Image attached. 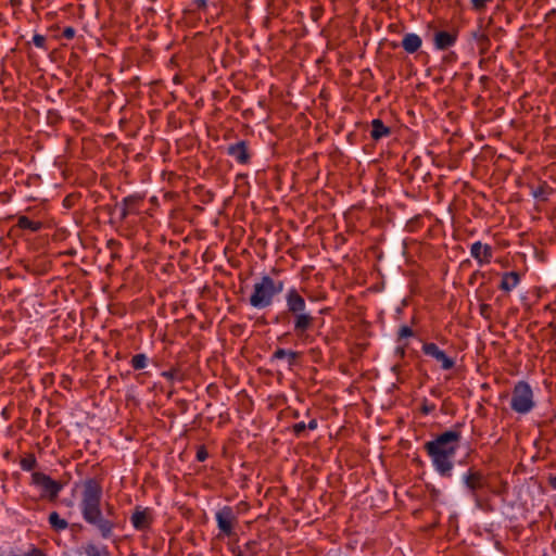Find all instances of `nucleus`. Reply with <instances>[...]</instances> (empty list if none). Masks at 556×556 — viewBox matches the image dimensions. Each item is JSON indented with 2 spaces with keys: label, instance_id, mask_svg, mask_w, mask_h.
I'll use <instances>...</instances> for the list:
<instances>
[{
  "label": "nucleus",
  "instance_id": "5701e85b",
  "mask_svg": "<svg viewBox=\"0 0 556 556\" xmlns=\"http://www.w3.org/2000/svg\"><path fill=\"white\" fill-rule=\"evenodd\" d=\"M149 364V358L143 353L135 354L130 359V365L135 370L144 369Z\"/></svg>",
  "mask_w": 556,
  "mask_h": 556
},
{
  "label": "nucleus",
  "instance_id": "c85d7f7f",
  "mask_svg": "<svg viewBox=\"0 0 556 556\" xmlns=\"http://www.w3.org/2000/svg\"><path fill=\"white\" fill-rule=\"evenodd\" d=\"M33 43L39 48V49H43V50H47V38L46 36L43 35H40V34H35L34 37H33Z\"/></svg>",
  "mask_w": 556,
  "mask_h": 556
},
{
  "label": "nucleus",
  "instance_id": "7c9ffc66",
  "mask_svg": "<svg viewBox=\"0 0 556 556\" xmlns=\"http://www.w3.org/2000/svg\"><path fill=\"white\" fill-rule=\"evenodd\" d=\"M435 409V404L428 402L427 399L422 401V404L420 406V412L424 415H429Z\"/></svg>",
  "mask_w": 556,
  "mask_h": 556
},
{
  "label": "nucleus",
  "instance_id": "37998d69",
  "mask_svg": "<svg viewBox=\"0 0 556 556\" xmlns=\"http://www.w3.org/2000/svg\"><path fill=\"white\" fill-rule=\"evenodd\" d=\"M63 204H64V206H66V207H71V200H70V197H66V198L64 199Z\"/></svg>",
  "mask_w": 556,
  "mask_h": 556
},
{
  "label": "nucleus",
  "instance_id": "c9c22d12",
  "mask_svg": "<svg viewBox=\"0 0 556 556\" xmlns=\"http://www.w3.org/2000/svg\"><path fill=\"white\" fill-rule=\"evenodd\" d=\"M490 311H491V305L490 304H486V303L480 304V314L483 317L489 318V312Z\"/></svg>",
  "mask_w": 556,
  "mask_h": 556
},
{
  "label": "nucleus",
  "instance_id": "79ce46f5",
  "mask_svg": "<svg viewBox=\"0 0 556 556\" xmlns=\"http://www.w3.org/2000/svg\"><path fill=\"white\" fill-rule=\"evenodd\" d=\"M479 81L482 84V85H486L489 81H490V77L489 76H481Z\"/></svg>",
  "mask_w": 556,
  "mask_h": 556
},
{
  "label": "nucleus",
  "instance_id": "49530a36",
  "mask_svg": "<svg viewBox=\"0 0 556 556\" xmlns=\"http://www.w3.org/2000/svg\"><path fill=\"white\" fill-rule=\"evenodd\" d=\"M399 368H400V366H399V365H394V366L392 367V370H393V371H397V370H399Z\"/></svg>",
  "mask_w": 556,
  "mask_h": 556
},
{
  "label": "nucleus",
  "instance_id": "39448f33",
  "mask_svg": "<svg viewBox=\"0 0 556 556\" xmlns=\"http://www.w3.org/2000/svg\"><path fill=\"white\" fill-rule=\"evenodd\" d=\"M535 406L533 390L531 386L520 380L515 383L511 390L510 408L517 414H528Z\"/></svg>",
  "mask_w": 556,
  "mask_h": 556
},
{
  "label": "nucleus",
  "instance_id": "9b49d317",
  "mask_svg": "<svg viewBox=\"0 0 556 556\" xmlns=\"http://www.w3.org/2000/svg\"><path fill=\"white\" fill-rule=\"evenodd\" d=\"M130 522L138 531L149 530L153 522L152 510L149 507L136 506L130 516Z\"/></svg>",
  "mask_w": 556,
  "mask_h": 556
},
{
  "label": "nucleus",
  "instance_id": "412c9836",
  "mask_svg": "<svg viewBox=\"0 0 556 556\" xmlns=\"http://www.w3.org/2000/svg\"><path fill=\"white\" fill-rule=\"evenodd\" d=\"M48 519L50 527L58 532L63 531L68 527V522L61 518L58 511H52Z\"/></svg>",
  "mask_w": 556,
  "mask_h": 556
},
{
  "label": "nucleus",
  "instance_id": "f03ea898",
  "mask_svg": "<svg viewBox=\"0 0 556 556\" xmlns=\"http://www.w3.org/2000/svg\"><path fill=\"white\" fill-rule=\"evenodd\" d=\"M463 424L456 422L450 430L439 433L424 444L433 468L442 478H452L454 457L459 448Z\"/></svg>",
  "mask_w": 556,
  "mask_h": 556
},
{
  "label": "nucleus",
  "instance_id": "f704fd0d",
  "mask_svg": "<svg viewBox=\"0 0 556 556\" xmlns=\"http://www.w3.org/2000/svg\"><path fill=\"white\" fill-rule=\"evenodd\" d=\"M194 10L203 11L207 7V0H193Z\"/></svg>",
  "mask_w": 556,
  "mask_h": 556
},
{
  "label": "nucleus",
  "instance_id": "0eeeda50",
  "mask_svg": "<svg viewBox=\"0 0 556 556\" xmlns=\"http://www.w3.org/2000/svg\"><path fill=\"white\" fill-rule=\"evenodd\" d=\"M31 484L40 488V497L48 498L50 502H54L58 498L63 488L61 482L40 471L31 473Z\"/></svg>",
  "mask_w": 556,
  "mask_h": 556
},
{
  "label": "nucleus",
  "instance_id": "2eb2a0df",
  "mask_svg": "<svg viewBox=\"0 0 556 556\" xmlns=\"http://www.w3.org/2000/svg\"><path fill=\"white\" fill-rule=\"evenodd\" d=\"M301 356H302L301 352L278 348L271 354L269 362L274 363L276 361L286 359L288 369H292L298 364Z\"/></svg>",
  "mask_w": 556,
  "mask_h": 556
},
{
  "label": "nucleus",
  "instance_id": "58836bf2",
  "mask_svg": "<svg viewBox=\"0 0 556 556\" xmlns=\"http://www.w3.org/2000/svg\"><path fill=\"white\" fill-rule=\"evenodd\" d=\"M548 484H549L551 488L556 490V476L549 475V477H548Z\"/></svg>",
  "mask_w": 556,
  "mask_h": 556
},
{
  "label": "nucleus",
  "instance_id": "1a4fd4ad",
  "mask_svg": "<svg viewBox=\"0 0 556 556\" xmlns=\"http://www.w3.org/2000/svg\"><path fill=\"white\" fill-rule=\"evenodd\" d=\"M227 154L232 157L239 165L248 166L251 164L253 152L247 140H239L227 147Z\"/></svg>",
  "mask_w": 556,
  "mask_h": 556
},
{
  "label": "nucleus",
  "instance_id": "a19ab883",
  "mask_svg": "<svg viewBox=\"0 0 556 556\" xmlns=\"http://www.w3.org/2000/svg\"><path fill=\"white\" fill-rule=\"evenodd\" d=\"M446 61H455L456 60V53L451 52L448 55L444 58Z\"/></svg>",
  "mask_w": 556,
  "mask_h": 556
},
{
  "label": "nucleus",
  "instance_id": "f8f14e48",
  "mask_svg": "<svg viewBox=\"0 0 556 556\" xmlns=\"http://www.w3.org/2000/svg\"><path fill=\"white\" fill-rule=\"evenodd\" d=\"M143 200L142 194L135 193L124 198L122 203L116 204L115 208L119 210L121 220H125L130 214H137Z\"/></svg>",
  "mask_w": 556,
  "mask_h": 556
},
{
  "label": "nucleus",
  "instance_id": "c756f323",
  "mask_svg": "<svg viewBox=\"0 0 556 556\" xmlns=\"http://www.w3.org/2000/svg\"><path fill=\"white\" fill-rule=\"evenodd\" d=\"M470 2L473 10L481 12L486 8L488 3L492 2V0H470Z\"/></svg>",
  "mask_w": 556,
  "mask_h": 556
},
{
  "label": "nucleus",
  "instance_id": "4468645a",
  "mask_svg": "<svg viewBox=\"0 0 556 556\" xmlns=\"http://www.w3.org/2000/svg\"><path fill=\"white\" fill-rule=\"evenodd\" d=\"M470 255L480 266H483L491 263L493 249L490 244H483L481 241H476L470 247Z\"/></svg>",
  "mask_w": 556,
  "mask_h": 556
},
{
  "label": "nucleus",
  "instance_id": "de8ad7c7",
  "mask_svg": "<svg viewBox=\"0 0 556 556\" xmlns=\"http://www.w3.org/2000/svg\"><path fill=\"white\" fill-rule=\"evenodd\" d=\"M235 556H244L241 551H238Z\"/></svg>",
  "mask_w": 556,
  "mask_h": 556
},
{
  "label": "nucleus",
  "instance_id": "f3484780",
  "mask_svg": "<svg viewBox=\"0 0 556 556\" xmlns=\"http://www.w3.org/2000/svg\"><path fill=\"white\" fill-rule=\"evenodd\" d=\"M422 45V40L420 36L414 33H407L404 35L401 46L405 50V52L413 54L417 52Z\"/></svg>",
  "mask_w": 556,
  "mask_h": 556
},
{
  "label": "nucleus",
  "instance_id": "b1692460",
  "mask_svg": "<svg viewBox=\"0 0 556 556\" xmlns=\"http://www.w3.org/2000/svg\"><path fill=\"white\" fill-rule=\"evenodd\" d=\"M85 553L87 556H111L106 546L98 547L92 543L85 546Z\"/></svg>",
  "mask_w": 556,
  "mask_h": 556
},
{
  "label": "nucleus",
  "instance_id": "6ab92c4d",
  "mask_svg": "<svg viewBox=\"0 0 556 556\" xmlns=\"http://www.w3.org/2000/svg\"><path fill=\"white\" fill-rule=\"evenodd\" d=\"M470 37L477 42V45L479 47L480 54H484L489 50V48L491 46V41H490L488 34H485L482 30L481 24L478 25L477 29H475L470 33Z\"/></svg>",
  "mask_w": 556,
  "mask_h": 556
},
{
  "label": "nucleus",
  "instance_id": "20e7f679",
  "mask_svg": "<svg viewBox=\"0 0 556 556\" xmlns=\"http://www.w3.org/2000/svg\"><path fill=\"white\" fill-rule=\"evenodd\" d=\"M285 290V281L271 275H262L253 285L249 304L256 309H264L274 304L275 298Z\"/></svg>",
  "mask_w": 556,
  "mask_h": 556
},
{
  "label": "nucleus",
  "instance_id": "2f4dec72",
  "mask_svg": "<svg viewBox=\"0 0 556 556\" xmlns=\"http://www.w3.org/2000/svg\"><path fill=\"white\" fill-rule=\"evenodd\" d=\"M207 457H208V453H207L205 445L198 446L197 454H195L197 460L202 463V462L206 460Z\"/></svg>",
  "mask_w": 556,
  "mask_h": 556
},
{
  "label": "nucleus",
  "instance_id": "aec40b11",
  "mask_svg": "<svg viewBox=\"0 0 556 556\" xmlns=\"http://www.w3.org/2000/svg\"><path fill=\"white\" fill-rule=\"evenodd\" d=\"M520 282V274L517 271H506L502 275L498 288L505 292L511 291Z\"/></svg>",
  "mask_w": 556,
  "mask_h": 556
},
{
  "label": "nucleus",
  "instance_id": "dca6fc26",
  "mask_svg": "<svg viewBox=\"0 0 556 556\" xmlns=\"http://www.w3.org/2000/svg\"><path fill=\"white\" fill-rule=\"evenodd\" d=\"M15 227L30 233H36L43 228V223L40 220H33L26 215H20Z\"/></svg>",
  "mask_w": 556,
  "mask_h": 556
},
{
  "label": "nucleus",
  "instance_id": "a211bd4d",
  "mask_svg": "<svg viewBox=\"0 0 556 556\" xmlns=\"http://www.w3.org/2000/svg\"><path fill=\"white\" fill-rule=\"evenodd\" d=\"M370 125V137L374 141H379L382 138L391 135V128L384 125V123L380 118L372 119Z\"/></svg>",
  "mask_w": 556,
  "mask_h": 556
},
{
  "label": "nucleus",
  "instance_id": "cd10ccee",
  "mask_svg": "<svg viewBox=\"0 0 556 556\" xmlns=\"http://www.w3.org/2000/svg\"><path fill=\"white\" fill-rule=\"evenodd\" d=\"M306 424L304 421L292 425L291 431L296 438H302L305 434Z\"/></svg>",
  "mask_w": 556,
  "mask_h": 556
},
{
  "label": "nucleus",
  "instance_id": "f257e3e1",
  "mask_svg": "<svg viewBox=\"0 0 556 556\" xmlns=\"http://www.w3.org/2000/svg\"><path fill=\"white\" fill-rule=\"evenodd\" d=\"M103 488L96 478H87L81 482L79 510L84 521L98 531L104 540L113 536L117 527L115 508L106 503L105 514L102 510Z\"/></svg>",
  "mask_w": 556,
  "mask_h": 556
},
{
  "label": "nucleus",
  "instance_id": "423d86ee",
  "mask_svg": "<svg viewBox=\"0 0 556 556\" xmlns=\"http://www.w3.org/2000/svg\"><path fill=\"white\" fill-rule=\"evenodd\" d=\"M462 482L476 505L480 507L481 497L479 493L488 485V478L484 472L476 466H471L463 473Z\"/></svg>",
  "mask_w": 556,
  "mask_h": 556
},
{
  "label": "nucleus",
  "instance_id": "9d476101",
  "mask_svg": "<svg viewBox=\"0 0 556 556\" xmlns=\"http://www.w3.org/2000/svg\"><path fill=\"white\" fill-rule=\"evenodd\" d=\"M421 351L426 356L432 357L440 363L441 369L443 370H450L455 366V358L448 356L433 342H425L421 346Z\"/></svg>",
  "mask_w": 556,
  "mask_h": 556
},
{
  "label": "nucleus",
  "instance_id": "e433bc0d",
  "mask_svg": "<svg viewBox=\"0 0 556 556\" xmlns=\"http://www.w3.org/2000/svg\"><path fill=\"white\" fill-rule=\"evenodd\" d=\"M406 348H407V343H404L402 345H399L396 349H395V355H397L399 357L401 358H404L405 357V354H406Z\"/></svg>",
  "mask_w": 556,
  "mask_h": 556
},
{
  "label": "nucleus",
  "instance_id": "a18cd8bd",
  "mask_svg": "<svg viewBox=\"0 0 556 556\" xmlns=\"http://www.w3.org/2000/svg\"><path fill=\"white\" fill-rule=\"evenodd\" d=\"M12 5H16L21 3V0H11Z\"/></svg>",
  "mask_w": 556,
  "mask_h": 556
},
{
  "label": "nucleus",
  "instance_id": "ddd939ff",
  "mask_svg": "<svg viewBox=\"0 0 556 556\" xmlns=\"http://www.w3.org/2000/svg\"><path fill=\"white\" fill-rule=\"evenodd\" d=\"M458 38V30H438L433 35V45L437 50L443 51L453 47Z\"/></svg>",
  "mask_w": 556,
  "mask_h": 556
},
{
  "label": "nucleus",
  "instance_id": "473e14b6",
  "mask_svg": "<svg viewBox=\"0 0 556 556\" xmlns=\"http://www.w3.org/2000/svg\"><path fill=\"white\" fill-rule=\"evenodd\" d=\"M75 35H76L75 28L72 26H67L63 29L61 37L64 39L71 40L75 37Z\"/></svg>",
  "mask_w": 556,
  "mask_h": 556
},
{
  "label": "nucleus",
  "instance_id": "393cba45",
  "mask_svg": "<svg viewBox=\"0 0 556 556\" xmlns=\"http://www.w3.org/2000/svg\"><path fill=\"white\" fill-rule=\"evenodd\" d=\"M20 466L25 471H30L37 466V459L34 454H29L23 457L20 462Z\"/></svg>",
  "mask_w": 556,
  "mask_h": 556
},
{
  "label": "nucleus",
  "instance_id": "09e8293b",
  "mask_svg": "<svg viewBox=\"0 0 556 556\" xmlns=\"http://www.w3.org/2000/svg\"><path fill=\"white\" fill-rule=\"evenodd\" d=\"M555 529H556V521H555Z\"/></svg>",
  "mask_w": 556,
  "mask_h": 556
},
{
  "label": "nucleus",
  "instance_id": "72a5a7b5",
  "mask_svg": "<svg viewBox=\"0 0 556 556\" xmlns=\"http://www.w3.org/2000/svg\"><path fill=\"white\" fill-rule=\"evenodd\" d=\"M479 277L483 278V277H484V274H483L482 271H480V270H476V271H473V273L470 275L469 279H468V283H469L470 286H475V283H476V281H477V279H478Z\"/></svg>",
  "mask_w": 556,
  "mask_h": 556
},
{
  "label": "nucleus",
  "instance_id": "ea45409f",
  "mask_svg": "<svg viewBox=\"0 0 556 556\" xmlns=\"http://www.w3.org/2000/svg\"><path fill=\"white\" fill-rule=\"evenodd\" d=\"M256 545H257L256 541H249L245 543L244 546H245V549L253 551Z\"/></svg>",
  "mask_w": 556,
  "mask_h": 556
},
{
  "label": "nucleus",
  "instance_id": "6e6552de",
  "mask_svg": "<svg viewBox=\"0 0 556 556\" xmlns=\"http://www.w3.org/2000/svg\"><path fill=\"white\" fill-rule=\"evenodd\" d=\"M215 519L222 534L228 538L235 534L233 528L238 522V517L231 506H223L216 511Z\"/></svg>",
  "mask_w": 556,
  "mask_h": 556
},
{
  "label": "nucleus",
  "instance_id": "4c0bfd02",
  "mask_svg": "<svg viewBox=\"0 0 556 556\" xmlns=\"http://www.w3.org/2000/svg\"><path fill=\"white\" fill-rule=\"evenodd\" d=\"M317 426H318L317 420L315 418H313L308 421V424H306V429L315 430V429H317Z\"/></svg>",
  "mask_w": 556,
  "mask_h": 556
},
{
  "label": "nucleus",
  "instance_id": "bb28decb",
  "mask_svg": "<svg viewBox=\"0 0 556 556\" xmlns=\"http://www.w3.org/2000/svg\"><path fill=\"white\" fill-rule=\"evenodd\" d=\"M162 377L166 378L168 381L180 380V370L178 368H170L169 370H165L161 374Z\"/></svg>",
  "mask_w": 556,
  "mask_h": 556
},
{
  "label": "nucleus",
  "instance_id": "4be33fe9",
  "mask_svg": "<svg viewBox=\"0 0 556 556\" xmlns=\"http://www.w3.org/2000/svg\"><path fill=\"white\" fill-rule=\"evenodd\" d=\"M551 190L552 189L549 186L543 181L536 188L532 189V195L536 200L547 201V195L549 194Z\"/></svg>",
  "mask_w": 556,
  "mask_h": 556
},
{
  "label": "nucleus",
  "instance_id": "7ed1b4c3",
  "mask_svg": "<svg viewBox=\"0 0 556 556\" xmlns=\"http://www.w3.org/2000/svg\"><path fill=\"white\" fill-rule=\"evenodd\" d=\"M285 304V309L274 316L273 324L292 325L296 338L306 342L309 338L308 331L314 327L316 318L307 309L306 301L299 289L291 287L286 291Z\"/></svg>",
  "mask_w": 556,
  "mask_h": 556
},
{
  "label": "nucleus",
  "instance_id": "c03bdc74",
  "mask_svg": "<svg viewBox=\"0 0 556 556\" xmlns=\"http://www.w3.org/2000/svg\"><path fill=\"white\" fill-rule=\"evenodd\" d=\"M280 271H281L280 269H278V268L274 267V268H271V271H270V273H271V275L277 276V275H279V274H280Z\"/></svg>",
  "mask_w": 556,
  "mask_h": 556
},
{
  "label": "nucleus",
  "instance_id": "a878e982",
  "mask_svg": "<svg viewBox=\"0 0 556 556\" xmlns=\"http://www.w3.org/2000/svg\"><path fill=\"white\" fill-rule=\"evenodd\" d=\"M414 330L409 326L402 325L397 331L396 341L401 342L403 339L414 337Z\"/></svg>",
  "mask_w": 556,
  "mask_h": 556
}]
</instances>
